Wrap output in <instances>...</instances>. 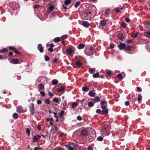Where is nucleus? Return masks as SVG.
<instances>
[{"instance_id": "f257e3e1", "label": "nucleus", "mask_w": 150, "mask_h": 150, "mask_svg": "<svg viewBox=\"0 0 150 150\" xmlns=\"http://www.w3.org/2000/svg\"><path fill=\"white\" fill-rule=\"evenodd\" d=\"M30 110V114L31 115H33L35 112V107L33 103H30L28 105Z\"/></svg>"}, {"instance_id": "f03ea898", "label": "nucleus", "mask_w": 150, "mask_h": 150, "mask_svg": "<svg viewBox=\"0 0 150 150\" xmlns=\"http://www.w3.org/2000/svg\"><path fill=\"white\" fill-rule=\"evenodd\" d=\"M91 14L92 13L91 11L86 12L84 14L85 19L88 20L92 18Z\"/></svg>"}, {"instance_id": "7ed1b4c3", "label": "nucleus", "mask_w": 150, "mask_h": 150, "mask_svg": "<svg viewBox=\"0 0 150 150\" xmlns=\"http://www.w3.org/2000/svg\"><path fill=\"white\" fill-rule=\"evenodd\" d=\"M102 109L101 114H107L108 112V110L107 108V106H101Z\"/></svg>"}, {"instance_id": "20e7f679", "label": "nucleus", "mask_w": 150, "mask_h": 150, "mask_svg": "<svg viewBox=\"0 0 150 150\" xmlns=\"http://www.w3.org/2000/svg\"><path fill=\"white\" fill-rule=\"evenodd\" d=\"M41 137V136L37 135L34 136L33 137V142H36Z\"/></svg>"}, {"instance_id": "39448f33", "label": "nucleus", "mask_w": 150, "mask_h": 150, "mask_svg": "<svg viewBox=\"0 0 150 150\" xmlns=\"http://www.w3.org/2000/svg\"><path fill=\"white\" fill-rule=\"evenodd\" d=\"M37 48L41 53H42L43 52L44 49L41 44H39L38 45Z\"/></svg>"}, {"instance_id": "423d86ee", "label": "nucleus", "mask_w": 150, "mask_h": 150, "mask_svg": "<svg viewBox=\"0 0 150 150\" xmlns=\"http://www.w3.org/2000/svg\"><path fill=\"white\" fill-rule=\"evenodd\" d=\"M81 134L84 136H86L88 134V131L85 129L81 130Z\"/></svg>"}, {"instance_id": "0eeeda50", "label": "nucleus", "mask_w": 150, "mask_h": 150, "mask_svg": "<svg viewBox=\"0 0 150 150\" xmlns=\"http://www.w3.org/2000/svg\"><path fill=\"white\" fill-rule=\"evenodd\" d=\"M125 44L124 43H120L119 44L118 47L119 48L120 50H122V49H125Z\"/></svg>"}, {"instance_id": "6e6552de", "label": "nucleus", "mask_w": 150, "mask_h": 150, "mask_svg": "<svg viewBox=\"0 0 150 150\" xmlns=\"http://www.w3.org/2000/svg\"><path fill=\"white\" fill-rule=\"evenodd\" d=\"M107 102L105 100L100 101V104L101 106H107Z\"/></svg>"}, {"instance_id": "1a4fd4ad", "label": "nucleus", "mask_w": 150, "mask_h": 150, "mask_svg": "<svg viewBox=\"0 0 150 150\" xmlns=\"http://www.w3.org/2000/svg\"><path fill=\"white\" fill-rule=\"evenodd\" d=\"M82 25L86 28H88L90 25L89 23L86 21H83L82 22Z\"/></svg>"}, {"instance_id": "9d476101", "label": "nucleus", "mask_w": 150, "mask_h": 150, "mask_svg": "<svg viewBox=\"0 0 150 150\" xmlns=\"http://www.w3.org/2000/svg\"><path fill=\"white\" fill-rule=\"evenodd\" d=\"M106 21L105 19L101 20L100 22V24L102 26L105 25H106Z\"/></svg>"}, {"instance_id": "9b49d317", "label": "nucleus", "mask_w": 150, "mask_h": 150, "mask_svg": "<svg viewBox=\"0 0 150 150\" xmlns=\"http://www.w3.org/2000/svg\"><path fill=\"white\" fill-rule=\"evenodd\" d=\"M85 46V44L84 43H80L77 46V48L79 49H81L83 48Z\"/></svg>"}, {"instance_id": "f8f14e48", "label": "nucleus", "mask_w": 150, "mask_h": 150, "mask_svg": "<svg viewBox=\"0 0 150 150\" xmlns=\"http://www.w3.org/2000/svg\"><path fill=\"white\" fill-rule=\"evenodd\" d=\"M138 98L137 99L138 102L139 103H142V97L140 93L138 94Z\"/></svg>"}, {"instance_id": "ddd939ff", "label": "nucleus", "mask_w": 150, "mask_h": 150, "mask_svg": "<svg viewBox=\"0 0 150 150\" xmlns=\"http://www.w3.org/2000/svg\"><path fill=\"white\" fill-rule=\"evenodd\" d=\"M118 38L120 40H122L124 38V35L122 34L119 33L117 35Z\"/></svg>"}, {"instance_id": "4468645a", "label": "nucleus", "mask_w": 150, "mask_h": 150, "mask_svg": "<svg viewBox=\"0 0 150 150\" xmlns=\"http://www.w3.org/2000/svg\"><path fill=\"white\" fill-rule=\"evenodd\" d=\"M95 91H90L88 93V95L89 96H91V97H94V96H95V93H94V92H95Z\"/></svg>"}, {"instance_id": "2eb2a0df", "label": "nucleus", "mask_w": 150, "mask_h": 150, "mask_svg": "<svg viewBox=\"0 0 150 150\" xmlns=\"http://www.w3.org/2000/svg\"><path fill=\"white\" fill-rule=\"evenodd\" d=\"M65 88V87L64 86H62L60 88H58L57 91L58 92H61L64 91Z\"/></svg>"}, {"instance_id": "dca6fc26", "label": "nucleus", "mask_w": 150, "mask_h": 150, "mask_svg": "<svg viewBox=\"0 0 150 150\" xmlns=\"http://www.w3.org/2000/svg\"><path fill=\"white\" fill-rule=\"evenodd\" d=\"M133 47L134 48L135 47L134 46L130 47V46H126L124 50L126 51H129L132 50V48Z\"/></svg>"}, {"instance_id": "f3484780", "label": "nucleus", "mask_w": 150, "mask_h": 150, "mask_svg": "<svg viewBox=\"0 0 150 150\" xmlns=\"http://www.w3.org/2000/svg\"><path fill=\"white\" fill-rule=\"evenodd\" d=\"M39 91L40 92L41 91V90L44 89V86L41 83H40L39 85Z\"/></svg>"}, {"instance_id": "a211bd4d", "label": "nucleus", "mask_w": 150, "mask_h": 150, "mask_svg": "<svg viewBox=\"0 0 150 150\" xmlns=\"http://www.w3.org/2000/svg\"><path fill=\"white\" fill-rule=\"evenodd\" d=\"M76 64L78 68H79L82 65V64L79 61H78L76 62Z\"/></svg>"}, {"instance_id": "6ab92c4d", "label": "nucleus", "mask_w": 150, "mask_h": 150, "mask_svg": "<svg viewBox=\"0 0 150 150\" xmlns=\"http://www.w3.org/2000/svg\"><path fill=\"white\" fill-rule=\"evenodd\" d=\"M66 51L67 54L69 55L71 54L73 52L72 49L71 48L67 49Z\"/></svg>"}, {"instance_id": "aec40b11", "label": "nucleus", "mask_w": 150, "mask_h": 150, "mask_svg": "<svg viewBox=\"0 0 150 150\" xmlns=\"http://www.w3.org/2000/svg\"><path fill=\"white\" fill-rule=\"evenodd\" d=\"M138 35V33L135 32H134L132 33L131 36L132 37L136 38Z\"/></svg>"}, {"instance_id": "412c9836", "label": "nucleus", "mask_w": 150, "mask_h": 150, "mask_svg": "<svg viewBox=\"0 0 150 150\" xmlns=\"http://www.w3.org/2000/svg\"><path fill=\"white\" fill-rule=\"evenodd\" d=\"M100 100V98L98 96L96 97L94 99V101L98 103Z\"/></svg>"}, {"instance_id": "4be33fe9", "label": "nucleus", "mask_w": 150, "mask_h": 150, "mask_svg": "<svg viewBox=\"0 0 150 150\" xmlns=\"http://www.w3.org/2000/svg\"><path fill=\"white\" fill-rule=\"evenodd\" d=\"M66 147L68 148V150H74V148L70 146L69 144H66L65 145Z\"/></svg>"}, {"instance_id": "5701e85b", "label": "nucleus", "mask_w": 150, "mask_h": 150, "mask_svg": "<svg viewBox=\"0 0 150 150\" xmlns=\"http://www.w3.org/2000/svg\"><path fill=\"white\" fill-rule=\"evenodd\" d=\"M13 117L15 119H17L18 117V114L16 113H14L13 114Z\"/></svg>"}, {"instance_id": "b1692460", "label": "nucleus", "mask_w": 150, "mask_h": 150, "mask_svg": "<svg viewBox=\"0 0 150 150\" xmlns=\"http://www.w3.org/2000/svg\"><path fill=\"white\" fill-rule=\"evenodd\" d=\"M18 60L17 59H13L12 60V61H11V63L14 64H17L18 63Z\"/></svg>"}, {"instance_id": "393cba45", "label": "nucleus", "mask_w": 150, "mask_h": 150, "mask_svg": "<svg viewBox=\"0 0 150 150\" xmlns=\"http://www.w3.org/2000/svg\"><path fill=\"white\" fill-rule=\"evenodd\" d=\"M23 108L22 106H20L17 107V112L19 113H21L22 112V110Z\"/></svg>"}, {"instance_id": "a878e982", "label": "nucleus", "mask_w": 150, "mask_h": 150, "mask_svg": "<svg viewBox=\"0 0 150 150\" xmlns=\"http://www.w3.org/2000/svg\"><path fill=\"white\" fill-rule=\"evenodd\" d=\"M58 83V81L56 79L53 80L52 81V83L54 85H56Z\"/></svg>"}, {"instance_id": "bb28decb", "label": "nucleus", "mask_w": 150, "mask_h": 150, "mask_svg": "<svg viewBox=\"0 0 150 150\" xmlns=\"http://www.w3.org/2000/svg\"><path fill=\"white\" fill-rule=\"evenodd\" d=\"M71 0H65L64 1V4L66 5H68L71 2Z\"/></svg>"}, {"instance_id": "cd10ccee", "label": "nucleus", "mask_w": 150, "mask_h": 150, "mask_svg": "<svg viewBox=\"0 0 150 150\" xmlns=\"http://www.w3.org/2000/svg\"><path fill=\"white\" fill-rule=\"evenodd\" d=\"M58 129L57 127V126H53L52 128L51 129L52 130H54V132H55Z\"/></svg>"}, {"instance_id": "c85d7f7f", "label": "nucleus", "mask_w": 150, "mask_h": 150, "mask_svg": "<svg viewBox=\"0 0 150 150\" xmlns=\"http://www.w3.org/2000/svg\"><path fill=\"white\" fill-rule=\"evenodd\" d=\"M123 9V8H120V7H117L115 8V11H116V12L121 13V12H122V11H121L120 9Z\"/></svg>"}, {"instance_id": "c756f323", "label": "nucleus", "mask_w": 150, "mask_h": 150, "mask_svg": "<svg viewBox=\"0 0 150 150\" xmlns=\"http://www.w3.org/2000/svg\"><path fill=\"white\" fill-rule=\"evenodd\" d=\"M136 99V98L135 97L134 95H133L132 97V101H131V103L132 104L134 103L135 102V100Z\"/></svg>"}, {"instance_id": "7c9ffc66", "label": "nucleus", "mask_w": 150, "mask_h": 150, "mask_svg": "<svg viewBox=\"0 0 150 150\" xmlns=\"http://www.w3.org/2000/svg\"><path fill=\"white\" fill-rule=\"evenodd\" d=\"M78 105V104L76 102L73 103L72 105L71 108H74L75 107L77 106Z\"/></svg>"}, {"instance_id": "2f4dec72", "label": "nucleus", "mask_w": 150, "mask_h": 150, "mask_svg": "<svg viewBox=\"0 0 150 150\" xmlns=\"http://www.w3.org/2000/svg\"><path fill=\"white\" fill-rule=\"evenodd\" d=\"M94 48L93 47H90L89 49V51L92 53V54H91L92 55L93 54V51H94Z\"/></svg>"}, {"instance_id": "473e14b6", "label": "nucleus", "mask_w": 150, "mask_h": 150, "mask_svg": "<svg viewBox=\"0 0 150 150\" xmlns=\"http://www.w3.org/2000/svg\"><path fill=\"white\" fill-rule=\"evenodd\" d=\"M88 105L89 107H92L94 105V104L92 101L89 102L88 103Z\"/></svg>"}, {"instance_id": "72a5a7b5", "label": "nucleus", "mask_w": 150, "mask_h": 150, "mask_svg": "<svg viewBox=\"0 0 150 150\" xmlns=\"http://www.w3.org/2000/svg\"><path fill=\"white\" fill-rule=\"evenodd\" d=\"M145 36L150 38V32H147L145 33Z\"/></svg>"}, {"instance_id": "f704fd0d", "label": "nucleus", "mask_w": 150, "mask_h": 150, "mask_svg": "<svg viewBox=\"0 0 150 150\" xmlns=\"http://www.w3.org/2000/svg\"><path fill=\"white\" fill-rule=\"evenodd\" d=\"M8 49L6 48H4L1 50V53L3 52H6L8 51Z\"/></svg>"}, {"instance_id": "c9c22d12", "label": "nucleus", "mask_w": 150, "mask_h": 150, "mask_svg": "<svg viewBox=\"0 0 150 150\" xmlns=\"http://www.w3.org/2000/svg\"><path fill=\"white\" fill-rule=\"evenodd\" d=\"M88 71L91 74H93L95 71V69L92 68L90 69Z\"/></svg>"}, {"instance_id": "e433bc0d", "label": "nucleus", "mask_w": 150, "mask_h": 150, "mask_svg": "<svg viewBox=\"0 0 150 150\" xmlns=\"http://www.w3.org/2000/svg\"><path fill=\"white\" fill-rule=\"evenodd\" d=\"M82 90L83 91L86 92L88 91L89 88L86 86H84L82 88Z\"/></svg>"}, {"instance_id": "4c0bfd02", "label": "nucleus", "mask_w": 150, "mask_h": 150, "mask_svg": "<svg viewBox=\"0 0 150 150\" xmlns=\"http://www.w3.org/2000/svg\"><path fill=\"white\" fill-rule=\"evenodd\" d=\"M99 73L98 72L96 74H94L93 75V76L94 78H98L99 77Z\"/></svg>"}, {"instance_id": "58836bf2", "label": "nucleus", "mask_w": 150, "mask_h": 150, "mask_svg": "<svg viewBox=\"0 0 150 150\" xmlns=\"http://www.w3.org/2000/svg\"><path fill=\"white\" fill-rule=\"evenodd\" d=\"M81 3L80 1H77L74 5L75 8H77V7Z\"/></svg>"}, {"instance_id": "ea45409f", "label": "nucleus", "mask_w": 150, "mask_h": 150, "mask_svg": "<svg viewBox=\"0 0 150 150\" xmlns=\"http://www.w3.org/2000/svg\"><path fill=\"white\" fill-rule=\"evenodd\" d=\"M54 41L55 42H57L60 41V39L59 37H57L54 39Z\"/></svg>"}, {"instance_id": "a19ab883", "label": "nucleus", "mask_w": 150, "mask_h": 150, "mask_svg": "<svg viewBox=\"0 0 150 150\" xmlns=\"http://www.w3.org/2000/svg\"><path fill=\"white\" fill-rule=\"evenodd\" d=\"M117 76L120 80H122L123 78V77L121 74H118L117 75Z\"/></svg>"}, {"instance_id": "79ce46f5", "label": "nucleus", "mask_w": 150, "mask_h": 150, "mask_svg": "<svg viewBox=\"0 0 150 150\" xmlns=\"http://www.w3.org/2000/svg\"><path fill=\"white\" fill-rule=\"evenodd\" d=\"M52 101H53L54 102L56 103H59V100L57 98H53L52 99Z\"/></svg>"}, {"instance_id": "37998d69", "label": "nucleus", "mask_w": 150, "mask_h": 150, "mask_svg": "<svg viewBox=\"0 0 150 150\" xmlns=\"http://www.w3.org/2000/svg\"><path fill=\"white\" fill-rule=\"evenodd\" d=\"M45 103L47 104H49L50 103V101L49 99H46L45 101Z\"/></svg>"}, {"instance_id": "c03bdc74", "label": "nucleus", "mask_w": 150, "mask_h": 150, "mask_svg": "<svg viewBox=\"0 0 150 150\" xmlns=\"http://www.w3.org/2000/svg\"><path fill=\"white\" fill-rule=\"evenodd\" d=\"M44 57L45 60L46 61H49L50 58L48 56L46 55H45L44 56Z\"/></svg>"}, {"instance_id": "a18cd8bd", "label": "nucleus", "mask_w": 150, "mask_h": 150, "mask_svg": "<svg viewBox=\"0 0 150 150\" xmlns=\"http://www.w3.org/2000/svg\"><path fill=\"white\" fill-rule=\"evenodd\" d=\"M121 25L123 28H125L126 26V24L124 22H122L121 24Z\"/></svg>"}, {"instance_id": "49530a36", "label": "nucleus", "mask_w": 150, "mask_h": 150, "mask_svg": "<svg viewBox=\"0 0 150 150\" xmlns=\"http://www.w3.org/2000/svg\"><path fill=\"white\" fill-rule=\"evenodd\" d=\"M67 37L68 36L66 35H62L61 37V38L63 40L66 39Z\"/></svg>"}, {"instance_id": "de8ad7c7", "label": "nucleus", "mask_w": 150, "mask_h": 150, "mask_svg": "<svg viewBox=\"0 0 150 150\" xmlns=\"http://www.w3.org/2000/svg\"><path fill=\"white\" fill-rule=\"evenodd\" d=\"M97 140L99 141H102L103 140V138L101 136H99L98 137Z\"/></svg>"}, {"instance_id": "09e8293b", "label": "nucleus", "mask_w": 150, "mask_h": 150, "mask_svg": "<svg viewBox=\"0 0 150 150\" xmlns=\"http://www.w3.org/2000/svg\"><path fill=\"white\" fill-rule=\"evenodd\" d=\"M13 52L17 54H21V53L20 52H18L16 49H14V50L13 51Z\"/></svg>"}, {"instance_id": "8fccbe9b", "label": "nucleus", "mask_w": 150, "mask_h": 150, "mask_svg": "<svg viewBox=\"0 0 150 150\" xmlns=\"http://www.w3.org/2000/svg\"><path fill=\"white\" fill-rule=\"evenodd\" d=\"M26 132L27 133L28 135V136H29L30 134V129L29 128H27L26 129Z\"/></svg>"}, {"instance_id": "3c124183", "label": "nucleus", "mask_w": 150, "mask_h": 150, "mask_svg": "<svg viewBox=\"0 0 150 150\" xmlns=\"http://www.w3.org/2000/svg\"><path fill=\"white\" fill-rule=\"evenodd\" d=\"M101 112H102V111L100 109H97L96 110V112L97 113L100 114H100L101 113Z\"/></svg>"}, {"instance_id": "603ef678", "label": "nucleus", "mask_w": 150, "mask_h": 150, "mask_svg": "<svg viewBox=\"0 0 150 150\" xmlns=\"http://www.w3.org/2000/svg\"><path fill=\"white\" fill-rule=\"evenodd\" d=\"M64 113V111L62 110L59 113V115L60 117H63V114Z\"/></svg>"}, {"instance_id": "864d4df0", "label": "nucleus", "mask_w": 150, "mask_h": 150, "mask_svg": "<svg viewBox=\"0 0 150 150\" xmlns=\"http://www.w3.org/2000/svg\"><path fill=\"white\" fill-rule=\"evenodd\" d=\"M40 91V94L41 96L42 97L45 96V92L42 91Z\"/></svg>"}, {"instance_id": "5fc2aeb1", "label": "nucleus", "mask_w": 150, "mask_h": 150, "mask_svg": "<svg viewBox=\"0 0 150 150\" xmlns=\"http://www.w3.org/2000/svg\"><path fill=\"white\" fill-rule=\"evenodd\" d=\"M77 119L79 121H81L82 120L81 117L80 116H78L77 117Z\"/></svg>"}, {"instance_id": "6e6d98bb", "label": "nucleus", "mask_w": 150, "mask_h": 150, "mask_svg": "<svg viewBox=\"0 0 150 150\" xmlns=\"http://www.w3.org/2000/svg\"><path fill=\"white\" fill-rule=\"evenodd\" d=\"M48 50L50 52H52L53 51V49L52 48L50 47L48 49Z\"/></svg>"}, {"instance_id": "4d7b16f0", "label": "nucleus", "mask_w": 150, "mask_h": 150, "mask_svg": "<svg viewBox=\"0 0 150 150\" xmlns=\"http://www.w3.org/2000/svg\"><path fill=\"white\" fill-rule=\"evenodd\" d=\"M41 148L40 147V146H38L37 147H35L34 148V150H38L41 149Z\"/></svg>"}, {"instance_id": "13d9d810", "label": "nucleus", "mask_w": 150, "mask_h": 150, "mask_svg": "<svg viewBox=\"0 0 150 150\" xmlns=\"http://www.w3.org/2000/svg\"><path fill=\"white\" fill-rule=\"evenodd\" d=\"M59 61V59L57 58H55L53 60V61L55 63H56Z\"/></svg>"}, {"instance_id": "bf43d9fd", "label": "nucleus", "mask_w": 150, "mask_h": 150, "mask_svg": "<svg viewBox=\"0 0 150 150\" xmlns=\"http://www.w3.org/2000/svg\"><path fill=\"white\" fill-rule=\"evenodd\" d=\"M109 11V9H108L107 10H106L105 12V13L106 15H108L109 16V12L108 11Z\"/></svg>"}, {"instance_id": "052dcab7", "label": "nucleus", "mask_w": 150, "mask_h": 150, "mask_svg": "<svg viewBox=\"0 0 150 150\" xmlns=\"http://www.w3.org/2000/svg\"><path fill=\"white\" fill-rule=\"evenodd\" d=\"M54 8V6H50L49 7V9L50 10H52Z\"/></svg>"}, {"instance_id": "680f3d73", "label": "nucleus", "mask_w": 150, "mask_h": 150, "mask_svg": "<svg viewBox=\"0 0 150 150\" xmlns=\"http://www.w3.org/2000/svg\"><path fill=\"white\" fill-rule=\"evenodd\" d=\"M132 40L131 39L127 40H126L125 42L127 43H130L131 42H132Z\"/></svg>"}, {"instance_id": "e2e57ef3", "label": "nucleus", "mask_w": 150, "mask_h": 150, "mask_svg": "<svg viewBox=\"0 0 150 150\" xmlns=\"http://www.w3.org/2000/svg\"><path fill=\"white\" fill-rule=\"evenodd\" d=\"M106 73L107 74V75L109 76H110L112 74L111 72L110 71H107L106 72Z\"/></svg>"}, {"instance_id": "0e129e2a", "label": "nucleus", "mask_w": 150, "mask_h": 150, "mask_svg": "<svg viewBox=\"0 0 150 150\" xmlns=\"http://www.w3.org/2000/svg\"><path fill=\"white\" fill-rule=\"evenodd\" d=\"M125 104L127 106H128L129 104V101H126L125 102Z\"/></svg>"}, {"instance_id": "69168bd1", "label": "nucleus", "mask_w": 150, "mask_h": 150, "mask_svg": "<svg viewBox=\"0 0 150 150\" xmlns=\"http://www.w3.org/2000/svg\"><path fill=\"white\" fill-rule=\"evenodd\" d=\"M48 95L49 96H53L54 95L50 91H49L48 92Z\"/></svg>"}, {"instance_id": "338daca9", "label": "nucleus", "mask_w": 150, "mask_h": 150, "mask_svg": "<svg viewBox=\"0 0 150 150\" xmlns=\"http://www.w3.org/2000/svg\"><path fill=\"white\" fill-rule=\"evenodd\" d=\"M136 88H137V90L139 91V92H141L142 91V90L139 87H137Z\"/></svg>"}, {"instance_id": "774afa93", "label": "nucleus", "mask_w": 150, "mask_h": 150, "mask_svg": "<svg viewBox=\"0 0 150 150\" xmlns=\"http://www.w3.org/2000/svg\"><path fill=\"white\" fill-rule=\"evenodd\" d=\"M130 19L129 18H125V21L127 22H129L130 21Z\"/></svg>"}]
</instances>
